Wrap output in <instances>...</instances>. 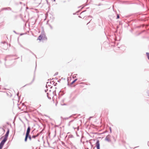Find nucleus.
Wrapping results in <instances>:
<instances>
[{
  "label": "nucleus",
  "instance_id": "obj_1",
  "mask_svg": "<svg viewBox=\"0 0 149 149\" xmlns=\"http://www.w3.org/2000/svg\"><path fill=\"white\" fill-rule=\"evenodd\" d=\"M1 46L4 50H7L8 47V44L5 41L2 42L1 44Z\"/></svg>",
  "mask_w": 149,
  "mask_h": 149
},
{
  "label": "nucleus",
  "instance_id": "obj_2",
  "mask_svg": "<svg viewBox=\"0 0 149 149\" xmlns=\"http://www.w3.org/2000/svg\"><path fill=\"white\" fill-rule=\"evenodd\" d=\"M43 36H44L45 38L46 39H47V37L44 34V31H43L42 32L41 34L38 37V40L40 41L42 40Z\"/></svg>",
  "mask_w": 149,
  "mask_h": 149
},
{
  "label": "nucleus",
  "instance_id": "obj_3",
  "mask_svg": "<svg viewBox=\"0 0 149 149\" xmlns=\"http://www.w3.org/2000/svg\"><path fill=\"white\" fill-rule=\"evenodd\" d=\"M9 132H10L9 129L7 128V130L5 134V137L3 139L7 141L9 134Z\"/></svg>",
  "mask_w": 149,
  "mask_h": 149
},
{
  "label": "nucleus",
  "instance_id": "obj_4",
  "mask_svg": "<svg viewBox=\"0 0 149 149\" xmlns=\"http://www.w3.org/2000/svg\"><path fill=\"white\" fill-rule=\"evenodd\" d=\"M4 10H10L12 12H13V11L12 10V8L10 7L3 8L1 9V11Z\"/></svg>",
  "mask_w": 149,
  "mask_h": 149
},
{
  "label": "nucleus",
  "instance_id": "obj_5",
  "mask_svg": "<svg viewBox=\"0 0 149 149\" xmlns=\"http://www.w3.org/2000/svg\"><path fill=\"white\" fill-rule=\"evenodd\" d=\"M95 145V146L96 147L97 149H100V141L99 140H97Z\"/></svg>",
  "mask_w": 149,
  "mask_h": 149
},
{
  "label": "nucleus",
  "instance_id": "obj_6",
  "mask_svg": "<svg viewBox=\"0 0 149 149\" xmlns=\"http://www.w3.org/2000/svg\"><path fill=\"white\" fill-rule=\"evenodd\" d=\"M6 141L3 139L2 140V141L0 143V149H2L4 144Z\"/></svg>",
  "mask_w": 149,
  "mask_h": 149
},
{
  "label": "nucleus",
  "instance_id": "obj_7",
  "mask_svg": "<svg viewBox=\"0 0 149 149\" xmlns=\"http://www.w3.org/2000/svg\"><path fill=\"white\" fill-rule=\"evenodd\" d=\"M36 67H37V65H36V67H35V71H34V77H33V80H32V81H31V82L29 84H26V85L24 86L23 87H24L25 86H26V85H31L34 81V80L35 76V71H36Z\"/></svg>",
  "mask_w": 149,
  "mask_h": 149
},
{
  "label": "nucleus",
  "instance_id": "obj_8",
  "mask_svg": "<svg viewBox=\"0 0 149 149\" xmlns=\"http://www.w3.org/2000/svg\"><path fill=\"white\" fill-rule=\"evenodd\" d=\"M54 84V81H50V82H47V84L46 85V88H47V85H48V86H51V84L53 85Z\"/></svg>",
  "mask_w": 149,
  "mask_h": 149
},
{
  "label": "nucleus",
  "instance_id": "obj_9",
  "mask_svg": "<svg viewBox=\"0 0 149 149\" xmlns=\"http://www.w3.org/2000/svg\"><path fill=\"white\" fill-rule=\"evenodd\" d=\"M110 135L109 134L108 135H107L105 137V140L107 141L108 142H111V140L109 139V137H110Z\"/></svg>",
  "mask_w": 149,
  "mask_h": 149
},
{
  "label": "nucleus",
  "instance_id": "obj_10",
  "mask_svg": "<svg viewBox=\"0 0 149 149\" xmlns=\"http://www.w3.org/2000/svg\"><path fill=\"white\" fill-rule=\"evenodd\" d=\"M31 130V128L30 126H29L27 128L26 134L27 135L29 134L30 133Z\"/></svg>",
  "mask_w": 149,
  "mask_h": 149
},
{
  "label": "nucleus",
  "instance_id": "obj_11",
  "mask_svg": "<svg viewBox=\"0 0 149 149\" xmlns=\"http://www.w3.org/2000/svg\"><path fill=\"white\" fill-rule=\"evenodd\" d=\"M28 135L26 134L25 138L24 139V141L25 142H26L27 140V139L28 138Z\"/></svg>",
  "mask_w": 149,
  "mask_h": 149
},
{
  "label": "nucleus",
  "instance_id": "obj_12",
  "mask_svg": "<svg viewBox=\"0 0 149 149\" xmlns=\"http://www.w3.org/2000/svg\"><path fill=\"white\" fill-rule=\"evenodd\" d=\"M38 135H39V134H37L36 135H33L32 136V138L35 139L36 137L38 136Z\"/></svg>",
  "mask_w": 149,
  "mask_h": 149
},
{
  "label": "nucleus",
  "instance_id": "obj_13",
  "mask_svg": "<svg viewBox=\"0 0 149 149\" xmlns=\"http://www.w3.org/2000/svg\"><path fill=\"white\" fill-rule=\"evenodd\" d=\"M77 80V79H76L70 83V85H72Z\"/></svg>",
  "mask_w": 149,
  "mask_h": 149
},
{
  "label": "nucleus",
  "instance_id": "obj_14",
  "mask_svg": "<svg viewBox=\"0 0 149 149\" xmlns=\"http://www.w3.org/2000/svg\"><path fill=\"white\" fill-rule=\"evenodd\" d=\"M74 121V120H71L69 122V123H68V126H70V123H72V122H73Z\"/></svg>",
  "mask_w": 149,
  "mask_h": 149
},
{
  "label": "nucleus",
  "instance_id": "obj_15",
  "mask_svg": "<svg viewBox=\"0 0 149 149\" xmlns=\"http://www.w3.org/2000/svg\"><path fill=\"white\" fill-rule=\"evenodd\" d=\"M28 138H29V140L30 141H31V139H32V137L29 134H28Z\"/></svg>",
  "mask_w": 149,
  "mask_h": 149
},
{
  "label": "nucleus",
  "instance_id": "obj_16",
  "mask_svg": "<svg viewBox=\"0 0 149 149\" xmlns=\"http://www.w3.org/2000/svg\"><path fill=\"white\" fill-rule=\"evenodd\" d=\"M146 55L148 59L149 60V53L146 52Z\"/></svg>",
  "mask_w": 149,
  "mask_h": 149
},
{
  "label": "nucleus",
  "instance_id": "obj_17",
  "mask_svg": "<svg viewBox=\"0 0 149 149\" xmlns=\"http://www.w3.org/2000/svg\"><path fill=\"white\" fill-rule=\"evenodd\" d=\"M47 96L48 97V98L49 99H51V97L49 96V94L48 93H47Z\"/></svg>",
  "mask_w": 149,
  "mask_h": 149
},
{
  "label": "nucleus",
  "instance_id": "obj_18",
  "mask_svg": "<svg viewBox=\"0 0 149 149\" xmlns=\"http://www.w3.org/2000/svg\"><path fill=\"white\" fill-rule=\"evenodd\" d=\"M68 137L69 138H72L73 137V136L72 134L69 135L68 136Z\"/></svg>",
  "mask_w": 149,
  "mask_h": 149
},
{
  "label": "nucleus",
  "instance_id": "obj_19",
  "mask_svg": "<svg viewBox=\"0 0 149 149\" xmlns=\"http://www.w3.org/2000/svg\"><path fill=\"white\" fill-rule=\"evenodd\" d=\"M29 52L32 53L33 55L36 57V55L34 54L31 50H30L29 51Z\"/></svg>",
  "mask_w": 149,
  "mask_h": 149
},
{
  "label": "nucleus",
  "instance_id": "obj_20",
  "mask_svg": "<svg viewBox=\"0 0 149 149\" xmlns=\"http://www.w3.org/2000/svg\"><path fill=\"white\" fill-rule=\"evenodd\" d=\"M29 52L32 53L33 55L36 57V55L34 54L31 50H30L29 51Z\"/></svg>",
  "mask_w": 149,
  "mask_h": 149
},
{
  "label": "nucleus",
  "instance_id": "obj_21",
  "mask_svg": "<svg viewBox=\"0 0 149 149\" xmlns=\"http://www.w3.org/2000/svg\"><path fill=\"white\" fill-rule=\"evenodd\" d=\"M119 18H120V16H119V15L118 14H117L116 19H118Z\"/></svg>",
  "mask_w": 149,
  "mask_h": 149
},
{
  "label": "nucleus",
  "instance_id": "obj_22",
  "mask_svg": "<svg viewBox=\"0 0 149 149\" xmlns=\"http://www.w3.org/2000/svg\"><path fill=\"white\" fill-rule=\"evenodd\" d=\"M72 116H69V117H66V118H64V119L66 120V119H68L69 118H70Z\"/></svg>",
  "mask_w": 149,
  "mask_h": 149
},
{
  "label": "nucleus",
  "instance_id": "obj_23",
  "mask_svg": "<svg viewBox=\"0 0 149 149\" xmlns=\"http://www.w3.org/2000/svg\"><path fill=\"white\" fill-rule=\"evenodd\" d=\"M58 74V72H56L55 73L54 75V76H55L57 75Z\"/></svg>",
  "mask_w": 149,
  "mask_h": 149
},
{
  "label": "nucleus",
  "instance_id": "obj_24",
  "mask_svg": "<svg viewBox=\"0 0 149 149\" xmlns=\"http://www.w3.org/2000/svg\"><path fill=\"white\" fill-rule=\"evenodd\" d=\"M24 49H25L26 50H28V51H29V49L27 48H25V47H24Z\"/></svg>",
  "mask_w": 149,
  "mask_h": 149
},
{
  "label": "nucleus",
  "instance_id": "obj_25",
  "mask_svg": "<svg viewBox=\"0 0 149 149\" xmlns=\"http://www.w3.org/2000/svg\"><path fill=\"white\" fill-rule=\"evenodd\" d=\"M53 94H55V95H56V90L54 91L53 92Z\"/></svg>",
  "mask_w": 149,
  "mask_h": 149
},
{
  "label": "nucleus",
  "instance_id": "obj_26",
  "mask_svg": "<svg viewBox=\"0 0 149 149\" xmlns=\"http://www.w3.org/2000/svg\"><path fill=\"white\" fill-rule=\"evenodd\" d=\"M13 32L17 34H18L19 33H17L15 31H13Z\"/></svg>",
  "mask_w": 149,
  "mask_h": 149
},
{
  "label": "nucleus",
  "instance_id": "obj_27",
  "mask_svg": "<svg viewBox=\"0 0 149 149\" xmlns=\"http://www.w3.org/2000/svg\"><path fill=\"white\" fill-rule=\"evenodd\" d=\"M109 128V130H110V132H111L112 130H111V127H110Z\"/></svg>",
  "mask_w": 149,
  "mask_h": 149
},
{
  "label": "nucleus",
  "instance_id": "obj_28",
  "mask_svg": "<svg viewBox=\"0 0 149 149\" xmlns=\"http://www.w3.org/2000/svg\"><path fill=\"white\" fill-rule=\"evenodd\" d=\"M147 94H148V95L149 96V91H148L147 92Z\"/></svg>",
  "mask_w": 149,
  "mask_h": 149
},
{
  "label": "nucleus",
  "instance_id": "obj_29",
  "mask_svg": "<svg viewBox=\"0 0 149 149\" xmlns=\"http://www.w3.org/2000/svg\"><path fill=\"white\" fill-rule=\"evenodd\" d=\"M57 84V83H54V84H53L54 86H56Z\"/></svg>",
  "mask_w": 149,
  "mask_h": 149
},
{
  "label": "nucleus",
  "instance_id": "obj_30",
  "mask_svg": "<svg viewBox=\"0 0 149 149\" xmlns=\"http://www.w3.org/2000/svg\"><path fill=\"white\" fill-rule=\"evenodd\" d=\"M20 46L21 47H22L23 48H24V47H23V46L22 45H21V44H20Z\"/></svg>",
  "mask_w": 149,
  "mask_h": 149
},
{
  "label": "nucleus",
  "instance_id": "obj_31",
  "mask_svg": "<svg viewBox=\"0 0 149 149\" xmlns=\"http://www.w3.org/2000/svg\"><path fill=\"white\" fill-rule=\"evenodd\" d=\"M79 12V11H78L77 12H76V13H73V14L74 15H75V14H76V13H78V12Z\"/></svg>",
  "mask_w": 149,
  "mask_h": 149
},
{
  "label": "nucleus",
  "instance_id": "obj_32",
  "mask_svg": "<svg viewBox=\"0 0 149 149\" xmlns=\"http://www.w3.org/2000/svg\"><path fill=\"white\" fill-rule=\"evenodd\" d=\"M66 104H61V105H66Z\"/></svg>",
  "mask_w": 149,
  "mask_h": 149
},
{
  "label": "nucleus",
  "instance_id": "obj_33",
  "mask_svg": "<svg viewBox=\"0 0 149 149\" xmlns=\"http://www.w3.org/2000/svg\"><path fill=\"white\" fill-rule=\"evenodd\" d=\"M24 33H21L20 34V36H22L23 35H24Z\"/></svg>",
  "mask_w": 149,
  "mask_h": 149
},
{
  "label": "nucleus",
  "instance_id": "obj_34",
  "mask_svg": "<svg viewBox=\"0 0 149 149\" xmlns=\"http://www.w3.org/2000/svg\"><path fill=\"white\" fill-rule=\"evenodd\" d=\"M48 91V89H46V90H45V92H47V91Z\"/></svg>",
  "mask_w": 149,
  "mask_h": 149
},
{
  "label": "nucleus",
  "instance_id": "obj_35",
  "mask_svg": "<svg viewBox=\"0 0 149 149\" xmlns=\"http://www.w3.org/2000/svg\"><path fill=\"white\" fill-rule=\"evenodd\" d=\"M34 131V130H33V131H32L31 132V134H33V132Z\"/></svg>",
  "mask_w": 149,
  "mask_h": 149
},
{
  "label": "nucleus",
  "instance_id": "obj_36",
  "mask_svg": "<svg viewBox=\"0 0 149 149\" xmlns=\"http://www.w3.org/2000/svg\"><path fill=\"white\" fill-rule=\"evenodd\" d=\"M19 93H17V96H18V95H19Z\"/></svg>",
  "mask_w": 149,
  "mask_h": 149
},
{
  "label": "nucleus",
  "instance_id": "obj_37",
  "mask_svg": "<svg viewBox=\"0 0 149 149\" xmlns=\"http://www.w3.org/2000/svg\"><path fill=\"white\" fill-rule=\"evenodd\" d=\"M61 92V91H60L58 93V95H60V93Z\"/></svg>",
  "mask_w": 149,
  "mask_h": 149
},
{
  "label": "nucleus",
  "instance_id": "obj_38",
  "mask_svg": "<svg viewBox=\"0 0 149 149\" xmlns=\"http://www.w3.org/2000/svg\"><path fill=\"white\" fill-rule=\"evenodd\" d=\"M92 118V117H89V119H90V118Z\"/></svg>",
  "mask_w": 149,
  "mask_h": 149
},
{
  "label": "nucleus",
  "instance_id": "obj_39",
  "mask_svg": "<svg viewBox=\"0 0 149 149\" xmlns=\"http://www.w3.org/2000/svg\"><path fill=\"white\" fill-rule=\"evenodd\" d=\"M49 80H50L51 81V79H49L48 80V81H49Z\"/></svg>",
  "mask_w": 149,
  "mask_h": 149
},
{
  "label": "nucleus",
  "instance_id": "obj_40",
  "mask_svg": "<svg viewBox=\"0 0 149 149\" xmlns=\"http://www.w3.org/2000/svg\"><path fill=\"white\" fill-rule=\"evenodd\" d=\"M63 95V94H62L61 95V96H62Z\"/></svg>",
  "mask_w": 149,
  "mask_h": 149
},
{
  "label": "nucleus",
  "instance_id": "obj_41",
  "mask_svg": "<svg viewBox=\"0 0 149 149\" xmlns=\"http://www.w3.org/2000/svg\"><path fill=\"white\" fill-rule=\"evenodd\" d=\"M138 147H138H134V148H137V147Z\"/></svg>",
  "mask_w": 149,
  "mask_h": 149
},
{
  "label": "nucleus",
  "instance_id": "obj_42",
  "mask_svg": "<svg viewBox=\"0 0 149 149\" xmlns=\"http://www.w3.org/2000/svg\"><path fill=\"white\" fill-rule=\"evenodd\" d=\"M79 17L80 18L81 17L80 16H79Z\"/></svg>",
  "mask_w": 149,
  "mask_h": 149
},
{
  "label": "nucleus",
  "instance_id": "obj_43",
  "mask_svg": "<svg viewBox=\"0 0 149 149\" xmlns=\"http://www.w3.org/2000/svg\"><path fill=\"white\" fill-rule=\"evenodd\" d=\"M89 22H89L88 23H87V25H88L89 23Z\"/></svg>",
  "mask_w": 149,
  "mask_h": 149
},
{
  "label": "nucleus",
  "instance_id": "obj_44",
  "mask_svg": "<svg viewBox=\"0 0 149 149\" xmlns=\"http://www.w3.org/2000/svg\"><path fill=\"white\" fill-rule=\"evenodd\" d=\"M85 149H89L88 148H85Z\"/></svg>",
  "mask_w": 149,
  "mask_h": 149
},
{
  "label": "nucleus",
  "instance_id": "obj_45",
  "mask_svg": "<svg viewBox=\"0 0 149 149\" xmlns=\"http://www.w3.org/2000/svg\"><path fill=\"white\" fill-rule=\"evenodd\" d=\"M86 11V10H84V11H83V12H85V11Z\"/></svg>",
  "mask_w": 149,
  "mask_h": 149
},
{
  "label": "nucleus",
  "instance_id": "obj_46",
  "mask_svg": "<svg viewBox=\"0 0 149 149\" xmlns=\"http://www.w3.org/2000/svg\"><path fill=\"white\" fill-rule=\"evenodd\" d=\"M52 86L50 88H52Z\"/></svg>",
  "mask_w": 149,
  "mask_h": 149
},
{
  "label": "nucleus",
  "instance_id": "obj_47",
  "mask_svg": "<svg viewBox=\"0 0 149 149\" xmlns=\"http://www.w3.org/2000/svg\"><path fill=\"white\" fill-rule=\"evenodd\" d=\"M60 80H58V82H60Z\"/></svg>",
  "mask_w": 149,
  "mask_h": 149
},
{
  "label": "nucleus",
  "instance_id": "obj_48",
  "mask_svg": "<svg viewBox=\"0 0 149 149\" xmlns=\"http://www.w3.org/2000/svg\"><path fill=\"white\" fill-rule=\"evenodd\" d=\"M80 116V114H79V115H78V116Z\"/></svg>",
  "mask_w": 149,
  "mask_h": 149
},
{
  "label": "nucleus",
  "instance_id": "obj_49",
  "mask_svg": "<svg viewBox=\"0 0 149 149\" xmlns=\"http://www.w3.org/2000/svg\"><path fill=\"white\" fill-rule=\"evenodd\" d=\"M83 8H84V7H82L81 8V9H82Z\"/></svg>",
  "mask_w": 149,
  "mask_h": 149
},
{
  "label": "nucleus",
  "instance_id": "obj_50",
  "mask_svg": "<svg viewBox=\"0 0 149 149\" xmlns=\"http://www.w3.org/2000/svg\"><path fill=\"white\" fill-rule=\"evenodd\" d=\"M53 1H55V0H53Z\"/></svg>",
  "mask_w": 149,
  "mask_h": 149
},
{
  "label": "nucleus",
  "instance_id": "obj_51",
  "mask_svg": "<svg viewBox=\"0 0 149 149\" xmlns=\"http://www.w3.org/2000/svg\"><path fill=\"white\" fill-rule=\"evenodd\" d=\"M89 17H92L91 16H90Z\"/></svg>",
  "mask_w": 149,
  "mask_h": 149
},
{
  "label": "nucleus",
  "instance_id": "obj_52",
  "mask_svg": "<svg viewBox=\"0 0 149 149\" xmlns=\"http://www.w3.org/2000/svg\"><path fill=\"white\" fill-rule=\"evenodd\" d=\"M49 91L50 92V91H51V90H50Z\"/></svg>",
  "mask_w": 149,
  "mask_h": 149
},
{
  "label": "nucleus",
  "instance_id": "obj_53",
  "mask_svg": "<svg viewBox=\"0 0 149 149\" xmlns=\"http://www.w3.org/2000/svg\"><path fill=\"white\" fill-rule=\"evenodd\" d=\"M55 89H56V88H56V87H55Z\"/></svg>",
  "mask_w": 149,
  "mask_h": 149
},
{
  "label": "nucleus",
  "instance_id": "obj_54",
  "mask_svg": "<svg viewBox=\"0 0 149 149\" xmlns=\"http://www.w3.org/2000/svg\"><path fill=\"white\" fill-rule=\"evenodd\" d=\"M5 61H6V58H5Z\"/></svg>",
  "mask_w": 149,
  "mask_h": 149
},
{
  "label": "nucleus",
  "instance_id": "obj_55",
  "mask_svg": "<svg viewBox=\"0 0 149 149\" xmlns=\"http://www.w3.org/2000/svg\"><path fill=\"white\" fill-rule=\"evenodd\" d=\"M68 85H69V84H68Z\"/></svg>",
  "mask_w": 149,
  "mask_h": 149
},
{
  "label": "nucleus",
  "instance_id": "obj_56",
  "mask_svg": "<svg viewBox=\"0 0 149 149\" xmlns=\"http://www.w3.org/2000/svg\"><path fill=\"white\" fill-rule=\"evenodd\" d=\"M64 101V100H63V102Z\"/></svg>",
  "mask_w": 149,
  "mask_h": 149
}]
</instances>
